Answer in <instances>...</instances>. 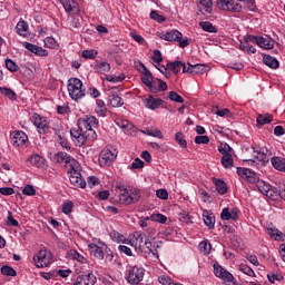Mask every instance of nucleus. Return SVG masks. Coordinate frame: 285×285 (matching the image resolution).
<instances>
[{
  "instance_id": "40",
  "label": "nucleus",
  "mask_w": 285,
  "mask_h": 285,
  "mask_svg": "<svg viewBox=\"0 0 285 285\" xmlns=\"http://www.w3.org/2000/svg\"><path fill=\"white\" fill-rule=\"evenodd\" d=\"M140 253H144L145 255H150V253H153V255H155V250L153 249V243L149 238L142 245Z\"/></svg>"
},
{
  "instance_id": "4",
  "label": "nucleus",
  "mask_w": 285,
  "mask_h": 285,
  "mask_svg": "<svg viewBox=\"0 0 285 285\" xmlns=\"http://www.w3.org/2000/svg\"><path fill=\"white\" fill-rule=\"evenodd\" d=\"M157 37H159V39H163L164 41H178L179 48H188V46L190 45L188 39L181 40L184 35H181V32H179L178 30L157 32Z\"/></svg>"
},
{
  "instance_id": "58",
  "label": "nucleus",
  "mask_w": 285,
  "mask_h": 285,
  "mask_svg": "<svg viewBox=\"0 0 285 285\" xmlns=\"http://www.w3.org/2000/svg\"><path fill=\"white\" fill-rule=\"evenodd\" d=\"M158 282L159 284H163V285H171L174 283L173 278H170V276L168 275L158 276Z\"/></svg>"
},
{
  "instance_id": "38",
  "label": "nucleus",
  "mask_w": 285,
  "mask_h": 285,
  "mask_svg": "<svg viewBox=\"0 0 285 285\" xmlns=\"http://www.w3.org/2000/svg\"><path fill=\"white\" fill-rule=\"evenodd\" d=\"M258 126H264L266 124H271L273 121V116L272 115H258L256 119Z\"/></svg>"
},
{
  "instance_id": "43",
  "label": "nucleus",
  "mask_w": 285,
  "mask_h": 285,
  "mask_svg": "<svg viewBox=\"0 0 285 285\" xmlns=\"http://www.w3.org/2000/svg\"><path fill=\"white\" fill-rule=\"evenodd\" d=\"M213 246L210 245V242L208 240H203L199 243V250L202 253H205V255H209Z\"/></svg>"
},
{
  "instance_id": "13",
  "label": "nucleus",
  "mask_w": 285,
  "mask_h": 285,
  "mask_svg": "<svg viewBox=\"0 0 285 285\" xmlns=\"http://www.w3.org/2000/svg\"><path fill=\"white\" fill-rule=\"evenodd\" d=\"M237 175L242 177V179L247 180L249 184H255L259 179L257 173L244 167L237 168Z\"/></svg>"
},
{
  "instance_id": "45",
  "label": "nucleus",
  "mask_w": 285,
  "mask_h": 285,
  "mask_svg": "<svg viewBox=\"0 0 285 285\" xmlns=\"http://www.w3.org/2000/svg\"><path fill=\"white\" fill-rule=\"evenodd\" d=\"M218 151L220 153V155L226 156V155H230V153L233 151V148L230 147V145L226 142H222L220 146L218 147Z\"/></svg>"
},
{
  "instance_id": "26",
  "label": "nucleus",
  "mask_w": 285,
  "mask_h": 285,
  "mask_svg": "<svg viewBox=\"0 0 285 285\" xmlns=\"http://www.w3.org/2000/svg\"><path fill=\"white\" fill-rule=\"evenodd\" d=\"M96 108L95 112L97 114L98 117H106L108 115V108L106 107V102L104 100L99 99L96 101Z\"/></svg>"
},
{
  "instance_id": "8",
  "label": "nucleus",
  "mask_w": 285,
  "mask_h": 285,
  "mask_svg": "<svg viewBox=\"0 0 285 285\" xmlns=\"http://www.w3.org/2000/svg\"><path fill=\"white\" fill-rule=\"evenodd\" d=\"M69 181L77 188H86V180L81 177V173L75 169V167L69 169Z\"/></svg>"
},
{
  "instance_id": "53",
  "label": "nucleus",
  "mask_w": 285,
  "mask_h": 285,
  "mask_svg": "<svg viewBox=\"0 0 285 285\" xmlns=\"http://www.w3.org/2000/svg\"><path fill=\"white\" fill-rule=\"evenodd\" d=\"M43 41L47 48L55 49L59 46L57 45V40L53 37H47Z\"/></svg>"
},
{
  "instance_id": "39",
  "label": "nucleus",
  "mask_w": 285,
  "mask_h": 285,
  "mask_svg": "<svg viewBox=\"0 0 285 285\" xmlns=\"http://www.w3.org/2000/svg\"><path fill=\"white\" fill-rule=\"evenodd\" d=\"M0 271L2 275H6L7 277H17V271L11 266L3 265Z\"/></svg>"
},
{
  "instance_id": "62",
  "label": "nucleus",
  "mask_w": 285,
  "mask_h": 285,
  "mask_svg": "<svg viewBox=\"0 0 285 285\" xmlns=\"http://www.w3.org/2000/svg\"><path fill=\"white\" fill-rule=\"evenodd\" d=\"M153 61L155 63H161L164 58L161 57V51L159 49L154 50Z\"/></svg>"
},
{
  "instance_id": "22",
  "label": "nucleus",
  "mask_w": 285,
  "mask_h": 285,
  "mask_svg": "<svg viewBox=\"0 0 285 285\" xmlns=\"http://www.w3.org/2000/svg\"><path fill=\"white\" fill-rule=\"evenodd\" d=\"M94 70L98 75H106V72H110L111 67L110 63H108V61H97L94 66Z\"/></svg>"
},
{
  "instance_id": "47",
  "label": "nucleus",
  "mask_w": 285,
  "mask_h": 285,
  "mask_svg": "<svg viewBox=\"0 0 285 285\" xmlns=\"http://www.w3.org/2000/svg\"><path fill=\"white\" fill-rule=\"evenodd\" d=\"M106 81H110V83H119L126 79V76H112L108 75L105 77Z\"/></svg>"
},
{
  "instance_id": "3",
  "label": "nucleus",
  "mask_w": 285,
  "mask_h": 285,
  "mask_svg": "<svg viewBox=\"0 0 285 285\" xmlns=\"http://www.w3.org/2000/svg\"><path fill=\"white\" fill-rule=\"evenodd\" d=\"M67 88L69 97H71L73 101H79V99L86 97V90L81 89L83 88V82H81L79 78H70Z\"/></svg>"
},
{
  "instance_id": "15",
  "label": "nucleus",
  "mask_w": 285,
  "mask_h": 285,
  "mask_svg": "<svg viewBox=\"0 0 285 285\" xmlns=\"http://www.w3.org/2000/svg\"><path fill=\"white\" fill-rule=\"evenodd\" d=\"M144 106L148 108L149 110H157L161 104H164V100L160 98H155L153 96H149L148 98L142 100Z\"/></svg>"
},
{
  "instance_id": "9",
  "label": "nucleus",
  "mask_w": 285,
  "mask_h": 285,
  "mask_svg": "<svg viewBox=\"0 0 285 285\" xmlns=\"http://www.w3.org/2000/svg\"><path fill=\"white\" fill-rule=\"evenodd\" d=\"M117 159V153L110 149H102L99 155L100 166H110Z\"/></svg>"
},
{
  "instance_id": "19",
  "label": "nucleus",
  "mask_w": 285,
  "mask_h": 285,
  "mask_svg": "<svg viewBox=\"0 0 285 285\" xmlns=\"http://www.w3.org/2000/svg\"><path fill=\"white\" fill-rule=\"evenodd\" d=\"M140 68H142L141 71V81L145 86H150V82L155 79V77H153V73L150 72V70H148V68H146V65H144L142 62H139Z\"/></svg>"
},
{
  "instance_id": "37",
  "label": "nucleus",
  "mask_w": 285,
  "mask_h": 285,
  "mask_svg": "<svg viewBox=\"0 0 285 285\" xmlns=\"http://www.w3.org/2000/svg\"><path fill=\"white\" fill-rule=\"evenodd\" d=\"M69 255L72 259H76V262H79L80 264H88V258L83 257V255L79 254L77 250H70Z\"/></svg>"
},
{
  "instance_id": "57",
  "label": "nucleus",
  "mask_w": 285,
  "mask_h": 285,
  "mask_svg": "<svg viewBox=\"0 0 285 285\" xmlns=\"http://www.w3.org/2000/svg\"><path fill=\"white\" fill-rule=\"evenodd\" d=\"M150 19L157 21L158 23H164V21H166V17L160 16L159 13H157V11L150 12Z\"/></svg>"
},
{
  "instance_id": "23",
  "label": "nucleus",
  "mask_w": 285,
  "mask_h": 285,
  "mask_svg": "<svg viewBox=\"0 0 285 285\" xmlns=\"http://www.w3.org/2000/svg\"><path fill=\"white\" fill-rule=\"evenodd\" d=\"M254 157L257 161H262L263 164H268L271 158H268V149L267 148H259L258 150L254 151Z\"/></svg>"
},
{
  "instance_id": "41",
  "label": "nucleus",
  "mask_w": 285,
  "mask_h": 285,
  "mask_svg": "<svg viewBox=\"0 0 285 285\" xmlns=\"http://www.w3.org/2000/svg\"><path fill=\"white\" fill-rule=\"evenodd\" d=\"M207 67L205 65H191V75H204L206 72Z\"/></svg>"
},
{
  "instance_id": "17",
  "label": "nucleus",
  "mask_w": 285,
  "mask_h": 285,
  "mask_svg": "<svg viewBox=\"0 0 285 285\" xmlns=\"http://www.w3.org/2000/svg\"><path fill=\"white\" fill-rule=\"evenodd\" d=\"M53 159L55 161H57V164H75L77 161L75 160V158H72V156L68 155L65 151L57 153Z\"/></svg>"
},
{
  "instance_id": "52",
  "label": "nucleus",
  "mask_w": 285,
  "mask_h": 285,
  "mask_svg": "<svg viewBox=\"0 0 285 285\" xmlns=\"http://www.w3.org/2000/svg\"><path fill=\"white\" fill-rule=\"evenodd\" d=\"M72 208H75V204L68 200L62 205V213L65 215H70V213H72Z\"/></svg>"
},
{
  "instance_id": "55",
  "label": "nucleus",
  "mask_w": 285,
  "mask_h": 285,
  "mask_svg": "<svg viewBox=\"0 0 285 285\" xmlns=\"http://www.w3.org/2000/svg\"><path fill=\"white\" fill-rule=\"evenodd\" d=\"M118 250L122 255H127V257H132V249H130V247H128L126 245H119Z\"/></svg>"
},
{
  "instance_id": "44",
  "label": "nucleus",
  "mask_w": 285,
  "mask_h": 285,
  "mask_svg": "<svg viewBox=\"0 0 285 285\" xmlns=\"http://www.w3.org/2000/svg\"><path fill=\"white\" fill-rule=\"evenodd\" d=\"M97 55H99V52H97V50H95V49L83 50L81 53V58L82 59H97Z\"/></svg>"
},
{
  "instance_id": "42",
  "label": "nucleus",
  "mask_w": 285,
  "mask_h": 285,
  "mask_svg": "<svg viewBox=\"0 0 285 285\" xmlns=\"http://www.w3.org/2000/svg\"><path fill=\"white\" fill-rule=\"evenodd\" d=\"M222 165L224 166V168H233V155L232 154H227L225 156L222 157Z\"/></svg>"
},
{
  "instance_id": "48",
  "label": "nucleus",
  "mask_w": 285,
  "mask_h": 285,
  "mask_svg": "<svg viewBox=\"0 0 285 285\" xmlns=\"http://www.w3.org/2000/svg\"><path fill=\"white\" fill-rule=\"evenodd\" d=\"M170 101H175L176 104H184V97H181L176 91H170L168 95Z\"/></svg>"
},
{
  "instance_id": "34",
  "label": "nucleus",
  "mask_w": 285,
  "mask_h": 285,
  "mask_svg": "<svg viewBox=\"0 0 285 285\" xmlns=\"http://www.w3.org/2000/svg\"><path fill=\"white\" fill-rule=\"evenodd\" d=\"M255 184H256L258 190L262 193V195H266V197H268V195L271 193V186H268L264 181L259 180V178L257 179V181Z\"/></svg>"
},
{
  "instance_id": "2",
  "label": "nucleus",
  "mask_w": 285,
  "mask_h": 285,
  "mask_svg": "<svg viewBox=\"0 0 285 285\" xmlns=\"http://www.w3.org/2000/svg\"><path fill=\"white\" fill-rule=\"evenodd\" d=\"M116 198L118 203L130 206L132 204H137L139 199H141V189L126 187L122 183H117L116 185Z\"/></svg>"
},
{
  "instance_id": "6",
  "label": "nucleus",
  "mask_w": 285,
  "mask_h": 285,
  "mask_svg": "<svg viewBox=\"0 0 285 285\" xmlns=\"http://www.w3.org/2000/svg\"><path fill=\"white\" fill-rule=\"evenodd\" d=\"M148 236L145 233L136 232L131 239H125L124 244H129L134 246L138 253H140L141 248L146 244Z\"/></svg>"
},
{
  "instance_id": "18",
  "label": "nucleus",
  "mask_w": 285,
  "mask_h": 285,
  "mask_svg": "<svg viewBox=\"0 0 285 285\" xmlns=\"http://www.w3.org/2000/svg\"><path fill=\"white\" fill-rule=\"evenodd\" d=\"M271 164L275 170L285 173V158L282 156H274L271 158Z\"/></svg>"
},
{
  "instance_id": "20",
  "label": "nucleus",
  "mask_w": 285,
  "mask_h": 285,
  "mask_svg": "<svg viewBox=\"0 0 285 285\" xmlns=\"http://www.w3.org/2000/svg\"><path fill=\"white\" fill-rule=\"evenodd\" d=\"M258 46L259 48H264V50H273L275 48V40L271 37H258Z\"/></svg>"
},
{
  "instance_id": "51",
  "label": "nucleus",
  "mask_w": 285,
  "mask_h": 285,
  "mask_svg": "<svg viewBox=\"0 0 285 285\" xmlns=\"http://www.w3.org/2000/svg\"><path fill=\"white\" fill-rule=\"evenodd\" d=\"M258 41H259V36L246 35L244 37V42L247 45L256 43V46H258Z\"/></svg>"
},
{
  "instance_id": "32",
  "label": "nucleus",
  "mask_w": 285,
  "mask_h": 285,
  "mask_svg": "<svg viewBox=\"0 0 285 285\" xmlns=\"http://www.w3.org/2000/svg\"><path fill=\"white\" fill-rule=\"evenodd\" d=\"M199 27L205 32H210V33H216L217 32V27L213 26V22H210V21H200Z\"/></svg>"
},
{
  "instance_id": "7",
  "label": "nucleus",
  "mask_w": 285,
  "mask_h": 285,
  "mask_svg": "<svg viewBox=\"0 0 285 285\" xmlns=\"http://www.w3.org/2000/svg\"><path fill=\"white\" fill-rule=\"evenodd\" d=\"M146 269L139 266H134L128 274L127 282L132 285L140 284L144 281Z\"/></svg>"
},
{
  "instance_id": "30",
  "label": "nucleus",
  "mask_w": 285,
  "mask_h": 285,
  "mask_svg": "<svg viewBox=\"0 0 285 285\" xmlns=\"http://www.w3.org/2000/svg\"><path fill=\"white\" fill-rule=\"evenodd\" d=\"M28 22L20 20L16 26V32L20 37H26V35H28Z\"/></svg>"
},
{
  "instance_id": "16",
  "label": "nucleus",
  "mask_w": 285,
  "mask_h": 285,
  "mask_svg": "<svg viewBox=\"0 0 285 285\" xmlns=\"http://www.w3.org/2000/svg\"><path fill=\"white\" fill-rule=\"evenodd\" d=\"M60 3L69 14H79L81 11L77 1H60Z\"/></svg>"
},
{
  "instance_id": "21",
  "label": "nucleus",
  "mask_w": 285,
  "mask_h": 285,
  "mask_svg": "<svg viewBox=\"0 0 285 285\" xmlns=\"http://www.w3.org/2000/svg\"><path fill=\"white\" fill-rule=\"evenodd\" d=\"M198 11L197 14H210V12H213V1H199V3L197 4Z\"/></svg>"
},
{
  "instance_id": "35",
  "label": "nucleus",
  "mask_w": 285,
  "mask_h": 285,
  "mask_svg": "<svg viewBox=\"0 0 285 285\" xmlns=\"http://www.w3.org/2000/svg\"><path fill=\"white\" fill-rule=\"evenodd\" d=\"M184 66L183 61L176 60L174 62H168L167 68L174 72V75H179V69Z\"/></svg>"
},
{
  "instance_id": "64",
  "label": "nucleus",
  "mask_w": 285,
  "mask_h": 285,
  "mask_svg": "<svg viewBox=\"0 0 285 285\" xmlns=\"http://www.w3.org/2000/svg\"><path fill=\"white\" fill-rule=\"evenodd\" d=\"M156 197H158V199H168V190L164 188L156 190Z\"/></svg>"
},
{
  "instance_id": "11",
  "label": "nucleus",
  "mask_w": 285,
  "mask_h": 285,
  "mask_svg": "<svg viewBox=\"0 0 285 285\" xmlns=\"http://www.w3.org/2000/svg\"><path fill=\"white\" fill-rule=\"evenodd\" d=\"M217 8L226 12H242V3L237 1H217Z\"/></svg>"
},
{
  "instance_id": "28",
  "label": "nucleus",
  "mask_w": 285,
  "mask_h": 285,
  "mask_svg": "<svg viewBox=\"0 0 285 285\" xmlns=\"http://www.w3.org/2000/svg\"><path fill=\"white\" fill-rule=\"evenodd\" d=\"M118 126L124 130L126 135H132V132H135V125L128 120H121L118 122Z\"/></svg>"
},
{
  "instance_id": "33",
  "label": "nucleus",
  "mask_w": 285,
  "mask_h": 285,
  "mask_svg": "<svg viewBox=\"0 0 285 285\" xmlns=\"http://www.w3.org/2000/svg\"><path fill=\"white\" fill-rule=\"evenodd\" d=\"M0 95H3L4 97H7L8 99H11L12 101L17 99V92H14V90L7 87H0Z\"/></svg>"
},
{
  "instance_id": "49",
  "label": "nucleus",
  "mask_w": 285,
  "mask_h": 285,
  "mask_svg": "<svg viewBox=\"0 0 285 285\" xmlns=\"http://www.w3.org/2000/svg\"><path fill=\"white\" fill-rule=\"evenodd\" d=\"M6 68L9 69L10 72H17L19 70V65H17L12 59H7Z\"/></svg>"
},
{
  "instance_id": "14",
  "label": "nucleus",
  "mask_w": 285,
  "mask_h": 285,
  "mask_svg": "<svg viewBox=\"0 0 285 285\" xmlns=\"http://www.w3.org/2000/svg\"><path fill=\"white\" fill-rule=\"evenodd\" d=\"M27 141H28V135L24 131L17 130V131H13V134L11 135V144L16 148H18V146H26Z\"/></svg>"
},
{
  "instance_id": "31",
  "label": "nucleus",
  "mask_w": 285,
  "mask_h": 285,
  "mask_svg": "<svg viewBox=\"0 0 285 285\" xmlns=\"http://www.w3.org/2000/svg\"><path fill=\"white\" fill-rule=\"evenodd\" d=\"M214 184L219 195H226V193H228V186L226 185V181H224L223 179H215Z\"/></svg>"
},
{
  "instance_id": "59",
  "label": "nucleus",
  "mask_w": 285,
  "mask_h": 285,
  "mask_svg": "<svg viewBox=\"0 0 285 285\" xmlns=\"http://www.w3.org/2000/svg\"><path fill=\"white\" fill-rule=\"evenodd\" d=\"M220 218L223 219V222H228L230 219H233V216L230 215V209H228V207H225L220 214Z\"/></svg>"
},
{
  "instance_id": "54",
  "label": "nucleus",
  "mask_w": 285,
  "mask_h": 285,
  "mask_svg": "<svg viewBox=\"0 0 285 285\" xmlns=\"http://www.w3.org/2000/svg\"><path fill=\"white\" fill-rule=\"evenodd\" d=\"M22 193L24 195H28L29 197H32V196L37 195V189H35V186H32V185H27L22 189Z\"/></svg>"
},
{
  "instance_id": "5",
  "label": "nucleus",
  "mask_w": 285,
  "mask_h": 285,
  "mask_svg": "<svg viewBox=\"0 0 285 285\" xmlns=\"http://www.w3.org/2000/svg\"><path fill=\"white\" fill-rule=\"evenodd\" d=\"M33 263L37 268H48L52 264V252L41 248L37 255L33 256Z\"/></svg>"
},
{
  "instance_id": "12",
  "label": "nucleus",
  "mask_w": 285,
  "mask_h": 285,
  "mask_svg": "<svg viewBox=\"0 0 285 285\" xmlns=\"http://www.w3.org/2000/svg\"><path fill=\"white\" fill-rule=\"evenodd\" d=\"M31 121L36 126V128H38V132H40V134L48 132V128H49L48 120H46L45 117H42L39 114H33L31 116Z\"/></svg>"
},
{
  "instance_id": "60",
  "label": "nucleus",
  "mask_w": 285,
  "mask_h": 285,
  "mask_svg": "<svg viewBox=\"0 0 285 285\" xmlns=\"http://www.w3.org/2000/svg\"><path fill=\"white\" fill-rule=\"evenodd\" d=\"M8 226H14L16 228L19 227V220L14 219L12 216V212H8V218H7Z\"/></svg>"
},
{
  "instance_id": "27",
  "label": "nucleus",
  "mask_w": 285,
  "mask_h": 285,
  "mask_svg": "<svg viewBox=\"0 0 285 285\" xmlns=\"http://www.w3.org/2000/svg\"><path fill=\"white\" fill-rule=\"evenodd\" d=\"M88 248H89L91 255H94V257H96V259H104V249H101V247L91 243L88 245Z\"/></svg>"
},
{
  "instance_id": "1",
  "label": "nucleus",
  "mask_w": 285,
  "mask_h": 285,
  "mask_svg": "<svg viewBox=\"0 0 285 285\" xmlns=\"http://www.w3.org/2000/svg\"><path fill=\"white\" fill-rule=\"evenodd\" d=\"M78 129H71L70 135L76 146H83L87 141L97 140V131L92 128L99 126V119L95 116H86L79 118L77 122Z\"/></svg>"
},
{
  "instance_id": "50",
  "label": "nucleus",
  "mask_w": 285,
  "mask_h": 285,
  "mask_svg": "<svg viewBox=\"0 0 285 285\" xmlns=\"http://www.w3.org/2000/svg\"><path fill=\"white\" fill-rule=\"evenodd\" d=\"M150 219L151 222H158L159 224H166V222H168V218L163 214H153Z\"/></svg>"
},
{
  "instance_id": "29",
  "label": "nucleus",
  "mask_w": 285,
  "mask_h": 285,
  "mask_svg": "<svg viewBox=\"0 0 285 285\" xmlns=\"http://www.w3.org/2000/svg\"><path fill=\"white\" fill-rule=\"evenodd\" d=\"M109 104L112 106V108H121V106H124V98L116 94H111L109 96Z\"/></svg>"
},
{
  "instance_id": "63",
  "label": "nucleus",
  "mask_w": 285,
  "mask_h": 285,
  "mask_svg": "<svg viewBox=\"0 0 285 285\" xmlns=\"http://www.w3.org/2000/svg\"><path fill=\"white\" fill-rule=\"evenodd\" d=\"M195 144H210V138L208 136H196Z\"/></svg>"
},
{
  "instance_id": "36",
  "label": "nucleus",
  "mask_w": 285,
  "mask_h": 285,
  "mask_svg": "<svg viewBox=\"0 0 285 285\" xmlns=\"http://www.w3.org/2000/svg\"><path fill=\"white\" fill-rule=\"evenodd\" d=\"M28 161H30L31 166H36L37 168H41V166H43V158L38 154L31 156Z\"/></svg>"
},
{
  "instance_id": "56",
  "label": "nucleus",
  "mask_w": 285,
  "mask_h": 285,
  "mask_svg": "<svg viewBox=\"0 0 285 285\" xmlns=\"http://www.w3.org/2000/svg\"><path fill=\"white\" fill-rule=\"evenodd\" d=\"M239 271L245 275H248V277H255V271H253V268H250L249 266L242 265L239 267Z\"/></svg>"
},
{
  "instance_id": "61",
  "label": "nucleus",
  "mask_w": 285,
  "mask_h": 285,
  "mask_svg": "<svg viewBox=\"0 0 285 285\" xmlns=\"http://www.w3.org/2000/svg\"><path fill=\"white\" fill-rule=\"evenodd\" d=\"M147 135L149 137H157L158 139H164V135L161 134V130H159V129H155V130L148 129Z\"/></svg>"
},
{
  "instance_id": "24",
  "label": "nucleus",
  "mask_w": 285,
  "mask_h": 285,
  "mask_svg": "<svg viewBox=\"0 0 285 285\" xmlns=\"http://www.w3.org/2000/svg\"><path fill=\"white\" fill-rule=\"evenodd\" d=\"M263 62L268 68H272V70H277V68H279V60H277L276 58H274L269 55H264L263 56Z\"/></svg>"
},
{
  "instance_id": "25",
  "label": "nucleus",
  "mask_w": 285,
  "mask_h": 285,
  "mask_svg": "<svg viewBox=\"0 0 285 285\" xmlns=\"http://www.w3.org/2000/svg\"><path fill=\"white\" fill-rule=\"evenodd\" d=\"M203 219H204L205 226H207L209 230L215 229V215L209 214L208 210H205L203 213Z\"/></svg>"
},
{
  "instance_id": "10",
  "label": "nucleus",
  "mask_w": 285,
  "mask_h": 285,
  "mask_svg": "<svg viewBox=\"0 0 285 285\" xmlns=\"http://www.w3.org/2000/svg\"><path fill=\"white\" fill-rule=\"evenodd\" d=\"M97 276L92 272H86L78 275L73 285H96Z\"/></svg>"
},
{
  "instance_id": "46",
  "label": "nucleus",
  "mask_w": 285,
  "mask_h": 285,
  "mask_svg": "<svg viewBox=\"0 0 285 285\" xmlns=\"http://www.w3.org/2000/svg\"><path fill=\"white\" fill-rule=\"evenodd\" d=\"M175 139L179 144L180 148H188V142L186 141L183 132H176Z\"/></svg>"
}]
</instances>
